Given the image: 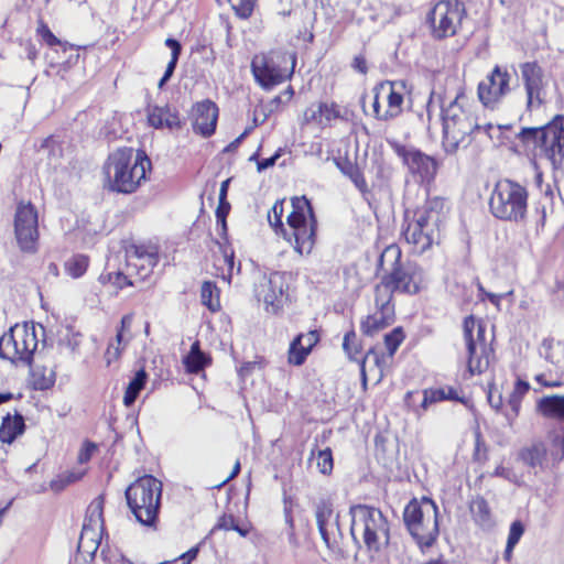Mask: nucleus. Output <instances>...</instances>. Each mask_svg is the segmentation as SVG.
<instances>
[{
    "label": "nucleus",
    "instance_id": "nucleus-52",
    "mask_svg": "<svg viewBox=\"0 0 564 564\" xmlns=\"http://www.w3.org/2000/svg\"><path fill=\"white\" fill-rule=\"evenodd\" d=\"M295 338H301V346L310 352L319 340L318 334L315 330H311L307 334H300Z\"/></svg>",
    "mask_w": 564,
    "mask_h": 564
},
{
    "label": "nucleus",
    "instance_id": "nucleus-10",
    "mask_svg": "<svg viewBox=\"0 0 564 564\" xmlns=\"http://www.w3.org/2000/svg\"><path fill=\"white\" fill-rule=\"evenodd\" d=\"M471 0H441L427 15L432 36L443 40L454 36L468 19L467 10Z\"/></svg>",
    "mask_w": 564,
    "mask_h": 564
},
{
    "label": "nucleus",
    "instance_id": "nucleus-4",
    "mask_svg": "<svg viewBox=\"0 0 564 564\" xmlns=\"http://www.w3.org/2000/svg\"><path fill=\"white\" fill-rule=\"evenodd\" d=\"M447 215L445 199L438 196L427 198L424 205L414 212L413 220L408 223L403 236L408 243L424 252L438 242L441 227Z\"/></svg>",
    "mask_w": 564,
    "mask_h": 564
},
{
    "label": "nucleus",
    "instance_id": "nucleus-51",
    "mask_svg": "<svg viewBox=\"0 0 564 564\" xmlns=\"http://www.w3.org/2000/svg\"><path fill=\"white\" fill-rule=\"evenodd\" d=\"M37 33L41 35V37L43 39V41L51 47H54L56 45H59L61 44V40L57 39L53 32L50 30V28L41 22L39 28H37Z\"/></svg>",
    "mask_w": 564,
    "mask_h": 564
},
{
    "label": "nucleus",
    "instance_id": "nucleus-18",
    "mask_svg": "<svg viewBox=\"0 0 564 564\" xmlns=\"http://www.w3.org/2000/svg\"><path fill=\"white\" fill-rule=\"evenodd\" d=\"M217 119L218 107L214 101L206 99L193 107V130L204 138L214 134Z\"/></svg>",
    "mask_w": 564,
    "mask_h": 564
},
{
    "label": "nucleus",
    "instance_id": "nucleus-32",
    "mask_svg": "<svg viewBox=\"0 0 564 564\" xmlns=\"http://www.w3.org/2000/svg\"><path fill=\"white\" fill-rule=\"evenodd\" d=\"M319 534L328 549H334L338 544V538L341 535L338 514L326 522L317 523Z\"/></svg>",
    "mask_w": 564,
    "mask_h": 564
},
{
    "label": "nucleus",
    "instance_id": "nucleus-23",
    "mask_svg": "<svg viewBox=\"0 0 564 564\" xmlns=\"http://www.w3.org/2000/svg\"><path fill=\"white\" fill-rule=\"evenodd\" d=\"M434 502L432 499L424 498L422 503L416 500L410 501L403 512L404 523L411 535H417L422 539V535L417 532L420 530V523L424 519L432 518L434 511H427V503Z\"/></svg>",
    "mask_w": 564,
    "mask_h": 564
},
{
    "label": "nucleus",
    "instance_id": "nucleus-37",
    "mask_svg": "<svg viewBox=\"0 0 564 564\" xmlns=\"http://www.w3.org/2000/svg\"><path fill=\"white\" fill-rule=\"evenodd\" d=\"M85 474H86V470L83 468L66 471V473L59 475L56 479H53L51 481V484H50L51 489L56 492L62 491L68 485L80 480Z\"/></svg>",
    "mask_w": 564,
    "mask_h": 564
},
{
    "label": "nucleus",
    "instance_id": "nucleus-61",
    "mask_svg": "<svg viewBox=\"0 0 564 564\" xmlns=\"http://www.w3.org/2000/svg\"><path fill=\"white\" fill-rule=\"evenodd\" d=\"M229 212H230V204H229V202L227 199L219 200L217 209H216V218H217V220H223L224 218H227Z\"/></svg>",
    "mask_w": 564,
    "mask_h": 564
},
{
    "label": "nucleus",
    "instance_id": "nucleus-27",
    "mask_svg": "<svg viewBox=\"0 0 564 564\" xmlns=\"http://www.w3.org/2000/svg\"><path fill=\"white\" fill-rule=\"evenodd\" d=\"M164 44L171 50V59L166 65L165 72L161 79L159 80L158 87L162 89L164 85L171 79L173 76L178 58L182 54V44L180 41L173 37H167L164 42Z\"/></svg>",
    "mask_w": 564,
    "mask_h": 564
},
{
    "label": "nucleus",
    "instance_id": "nucleus-12",
    "mask_svg": "<svg viewBox=\"0 0 564 564\" xmlns=\"http://www.w3.org/2000/svg\"><path fill=\"white\" fill-rule=\"evenodd\" d=\"M464 337L467 346V367L471 375L481 373L490 362L492 349L486 343V327L473 315L464 319Z\"/></svg>",
    "mask_w": 564,
    "mask_h": 564
},
{
    "label": "nucleus",
    "instance_id": "nucleus-59",
    "mask_svg": "<svg viewBox=\"0 0 564 564\" xmlns=\"http://www.w3.org/2000/svg\"><path fill=\"white\" fill-rule=\"evenodd\" d=\"M55 150H59V148L52 135L43 139L39 145V151H47L48 155L55 154Z\"/></svg>",
    "mask_w": 564,
    "mask_h": 564
},
{
    "label": "nucleus",
    "instance_id": "nucleus-53",
    "mask_svg": "<svg viewBox=\"0 0 564 564\" xmlns=\"http://www.w3.org/2000/svg\"><path fill=\"white\" fill-rule=\"evenodd\" d=\"M508 126H494L492 123L480 124V132H484L491 141L500 139L502 129H508Z\"/></svg>",
    "mask_w": 564,
    "mask_h": 564
},
{
    "label": "nucleus",
    "instance_id": "nucleus-57",
    "mask_svg": "<svg viewBox=\"0 0 564 564\" xmlns=\"http://www.w3.org/2000/svg\"><path fill=\"white\" fill-rule=\"evenodd\" d=\"M521 401L522 400H520V399L509 397L508 405L510 406L511 413H506V417L510 424L519 414Z\"/></svg>",
    "mask_w": 564,
    "mask_h": 564
},
{
    "label": "nucleus",
    "instance_id": "nucleus-45",
    "mask_svg": "<svg viewBox=\"0 0 564 564\" xmlns=\"http://www.w3.org/2000/svg\"><path fill=\"white\" fill-rule=\"evenodd\" d=\"M220 249L223 253L221 260L224 264L227 267L226 272L223 269L221 278L228 283H230L235 270V253L232 250L229 252L227 248L220 247Z\"/></svg>",
    "mask_w": 564,
    "mask_h": 564
},
{
    "label": "nucleus",
    "instance_id": "nucleus-5",
    "mask_svg": "<svg viewBox=\"0 0 564 564\" xmlns=\"http://www.w3.org/2000/svg\"><path fill=\"white\" fill-rule=\"evenodd\" d=\"M350 534L360 546L362 542L368 552L378 553L389 544L390 528L387 518L375 507L356 505L350 507Z\"/></svg>",
    "mask_w": 564,
    "mask_h": 564
},
{
    "label": "nucleus",
    "instance_id": "nucleus-56",
    "mask_svg": "<svg viewBox=\"0 0 564 564\" xmlns=\"http://www.w3.org/2000/svg\"><path fill=\"white\" fill-rule=\"evenodd\" d=\"M529 390H530L529 382L518 379L514 383V388H513V391L511 392L510 397L522 400L523 395L527 394Z\"/></svg>",
    "mask_w": 564,
    "mask_h": 564
},
{
    "label": "nucleus",
    "instance_id": "nucleus-16",
    "mask_svg": "<svg viewBox=\"0 0 564 564\" xmlns=\"http://www.w3.org/2000/svg\"><path fill=\"white\" fill-rule=\"evenodd\" d=\"M510 82L511 74L508 69L496 65L486 79L478 85V97L481 104L494 109L510 93Z\"/></svg>",
    "mask_w": 564,
    "mask_h": 564
},
{
    "label": "nucleus",
    "instance_id": "nucleus-17",
    "mask_svg": "<svg viewBox=\"0 0 564 564\" xmlns=\"http://www.w3.org/2000/svg\"><path fill=\"white\" fill-rule=\"evenodd\" d=\"M397 152L409 171L413 175H417L422 182L434 178L437 172V163L433 156L423 153L419 149L405 147L399 148Z\"/></svg>",
    "mask_w": 564,
    "mask_h": 564
},
{
    "label": "nucleus",
    "instance_id": "nucleus-44",
    "mask_svg": "<svg viewBox=\"0 0 564 564\" xmlns=\"http://www.w3.org/2000/svg\"><path fill=\"white\" fill-rule=\"evenodd\" d=\"M343 348L350 359L358 360L360 354L359 345L355 330H349L345 334L343 340Z\"/></svg>",
    "mask_w": 564,
    "mask_h": 564
},
{
    "label": "nucleus",
    "instance_id": "nucleus-43",
    "mask_svg": "<svg viewBox=\"0 0 564 564\" xmlns=\"http://www.w3.org/2000/svg\"><path fill=\"white\" fill-rule=\"evenodd\" d=\"M403 339L404 335L401 327H395L393 330L384 335V344L390 356L394 355Z\"/></svg>",
    "mask_w": 564,
    "mask_h": 564
},
{
    "label": "nucleus",
    "instance_id": "nucleus-34",
    "mask_svg": "<svg viewBox=\"0 0 564 564\" xmlns=\"http://www.w3.org/2000/svg\"><path fill=\"white\" fill-rule=\"evenodd\" d=\"M546 454L543 443H533L531 446L523 448L519 457L531 468L541 467Z\"/></svg>",
    "mask_w": 564,
    "mask_h": 564
},
{
    "label": "nucleus",
    "instance_id": "nucleus-47",
    "mask_svg": "<svg viewBox=\"0 0 564 564\" xmlns=\"http://www.w3.org/2000/svg\"><path fill=\"white\" fill-rule=\"evenodd\" d=\"M445 400V390L442 388L435 389H425L423 391V400L421 403V408L426 410L427 406L432 403H436Z\"/></svg>",
    "mask_w": 564,
    "mask_h": 564
},
{
    "label": "nucleus",
    "instance_id": "nucleus-9",
    "mask_svg": "<svg viewBox=\"0 0 564 564\" xmlns=\"http://www.w3.org/2000/svg\"><path fill=\"white\" fill-rule=\"evenodd\" d=\"M528 191L517 182L505 178L497 182L491 193V214L501 220L521 223L527 217Z\"/></svg>",
    "mask_w": 564,
    "mask_h": 564
},
{
    "label": "nucleus",
    "instance_id": "nucleus-46",
    "mask_svg": "<svg viewBox=\"0 0 564 564\" xmlns=\"http://www.w3.org/2000/svg\"><path fill=\"white\" fill-rule=\"evenodd\" d=\"M336 514L334 513L332 503L327 500H321L316 505L315 509V518L316 523H322L328 521L329 519L334 518Z\"/></svg>",
    "mask_w": 564,
    "mask_h": 564
},
{
    "label": "nucleus",
    "instance_id": "nucleus-6",
    "mask_svg": "<svg viewBox=\"0 0 564 564\" xmlns=\"http://www.w3.org/2000/svg\"><path fill=\"white\" fill-rule=\"evenodd\" d=\"M162 490V482L152 475L139 477L127 487L124 491L127 506L141 525L156 527Z\"/></svg>",
    "mask_w": 564,
    "mask_h": 564
},
{
    "label": "nucleus",
    "instance_id": "nucleus-50",
    "mask_svg": "<svg viewBox=\"0 0 564 564\" xmlns=\"http://www.w3.org/2000/svg\"><path fill=\"white\" fill-rule=\"evenodd\" d=\"M324 122H329L333 119L341 118L340 109L336 104L321 102Z\"/></svg>",
    "mask_w": 564,
    "mask_h": 564
},
{
    "label": "nucleus",
    "instance_id": "nucleus-64",
    "mask_svg": "<svg viewBox=\"0 0 564 564\" xmlns=\"http://www.w3.org/2000/svg\"><path fill=\"white\" fill-rule=\"evenodd\" d=\"M199 552V546H193L187 552L181 554L178 557L185 562V564H191L192 561H194L197 557V554Z\"/></svg>",
    "mask_w": 564,
    "mask_h": 564
},
{
    "label": "nucleus",
    "instance_id": "nucleus-19",
    "mask_svg": "<svg viewBox=\"0 0 564 564\" xmlns=\"http://www.w3.org/2000/svg\"><path fill=\"white\" fill-rule=\"evenodd\" d=\"M251 72L256 82L265 90H270L285 79L280 68L264 57L257 56L252 59Z\"/></svg>",
    "mask_w": 564,
    "mask_h": 564
},
{
    "label": "nucleus",
    "instance_id": "nucleus-58",
    "mask_svg": "<svg viewBox=\"0 0 564 564\" xmlns=\"http://www.w3.org/2000/svg\"><path fill=\"white\" fill-rule=\"evenodd\" d=\"M108 278L109 281L119 289H122L126 285H132V282L129 280V278L121 272H116L113 274L109 273Z\"/></svg>",
    "mask_w": 564,
    "mask_h": 564
},
{
    "label": "nucleus",
    "instance_id": "nucleus-24",
    "mask_svg": "<svg viewBox=\"0 0 564 564\" xmlns=\"http://www.w3.org/2000/svg\"><path fill=\"white\" fill-rule=\"evenodd\" d=\"M427 511L433 512L432 518L424 519L420 523V530L417 531L422 539L417 535H412L421 549L431 547L438 536V509L435 502L427 503Z\"/></svg>",
    "mask_w": 564,
    "mask_h": 564
},
{
    "label": "nucleus",
    "instance_id": "nucleus-1",
    "mask_svg": "<svg viewBox=\"0 0 564 564\" xmlns=\"http://www.w3.org/2000/svg\"><path fill=\"white\" fill-rule=\"evenodd\" d=\"M402 252L399 246L390 245L381 252L378 268L384 273L380 284L376 286V303L379 304V295L388 296L392 293L416 294L425 281L423 269L414 261H402Z\"/></svg>",
    "mask_w": 564,
    "mask_h": 564
},
{
    "label": "nucleus",
    "instance_id": "nucleus-63",
    "mask_svg": "<svg viewBox=\"0 0 564 564\" xmlns=\"http://www.w3.org/2000/svg\"><path fill=\"white\" fill-rule=\"evenodd\" d=\"M488 402L490 404V406L492 409H495L496 411H499L502 406V397L500 393H498L497 395L495 394V392L492 390H490L488 392Z\"/></svg>",
    "mask_w": 564,
    "mask_h": 564
},
{
    "label": "nucleus",
    "instance_id": "nucleus-33",
    "mask_svg": "<svg viewBox=\"0 0 564 564\" xmlns=\"http://www.w3.org/2000/svg\"><path fill=\"white\" fill-rule=\"evenodd\" d=\"M319 534L328 549H334L338 544V538L341 535L338 514L326 522L317 523Z\"/></svg>",
    "mask_w": 564,
    "mask_h": 564
},
{
    "label": "nucleus",
    "instance_id": "nucleus-38",
    "mask_svg": "<svg viewBox=\"0 0 564 564\" xmlns=\"http://www.w3.org/2000/svg\"><path fill=\"white\" fill-rule=\"evenodd\" d=\"M388 109L384 110L383 121H388L398 117L401 112V105L403 102V96L401 93L395 91L393 84L390 85V91L387 97Z\"/></svg>",
    "mask_w": 564,
    "mask_h": 564
},
{
    "label": "nucleus",
    "instance_id": "nucleus-42",
    "mask_svg": "<svg viewBox=\"0 0 564 564\" xmlns=\"http://www.w3.org/2000/svg\"><path fill=\"white\" fill-rule=\"evenodd\" d=\"M257 0H235L231 8L235 14L242 20H247L252 15Z\"/></svg>",
    "mask_w": 564,
    "mask_h": 564
},
{
    "label": "nucleus",
    "instance_id": "nucleus-28",
    "mask_svg": "<svg viewBox=\"0 0 564 564\" xmlns=\"http://www.w3.org/2000/svg\"><path fill=\"white\" fill-rule=\"evenodd\" d=\"M104 503L105 498L102 495L96 497L87 508L86 517L83 527H90L91 529H104Z\"/></svg>",
    "mask_w": 564,
    "mask_h": 564
},
{
    "label": "nucleus",
    "instance_id": "nucleus-35",
    "mask_svg": "<svg viewBox=\"0 0 564 564\" xmlns=\"http://www.w3.org/2000/svg\"><path fill=\"white\" fill-rule=\"evenodd\" d=\"M336 164L338 169L351 180V182L361 193H366L368 191L367 182L362 173L355 164L348 160H345L344 162L336 161Z\"/></svg>",
    "mask_w": 564,
    "mask_h": 564
},
{
    "label": "nucleus",
    "instance_id": "nucleus-54",
    "mask_svg": "<svg viewBox=\"0 0 564 564\" xmlns=\"http://www.w3.org/2000/svg\"><path fill=\"white\" fill-rule=\"evenodd\" d=\"M96 448L97 447L94 443L86 442L78 453V457H77L78 462L80 464H85V463L89 462L93 454L95 453Z\"/></svg>",
    "mask_w": 564,
    "mask_h": 564
},
{
    "label": "nucleus",
    "instance_id": "nucleus-49",
    "mask_svg": "<svg viewBox=\"0 0 564 564\" xmlns=\"http://www.w3.org/2000/svg\"><path fill=\"white\" fill-rule=\"evenodd\" d=\"M303 121H304V123L317 122L318 124H323L324 118H323V111L321 109V104H318L316 107L315 106L308 107L304 112Z\"/></svg>",
    "mask_w": 564,
    "mask_h": 564
},
{
    "label": "nucleus",
    "instance_id": "nucleus-40",
    "mask_svg": "<svg viewBox=\"0 0 564 564\" xmlns=\"http://www.w3.org/2000/svg\"><path fill=\"white\" fill-rule=\"evenodd\" d=\"M88 264L89 259L87 256L76 254L66 262L65 267L73 278H79L86 272Z\"/></svg>",
    "mask_w": 564,
    "mask_h": 564
},
{
    "label": "nucleus",
    "instance_id": "nucleus-48",
    "mask_svg": "<svg viewBox=\"0 0 564 564\" xmlns=\"http://www.w3.org/2000/svg\"><path fill=\"white\" fill-rule=\"evenodd\" d=\"M523 533V523L520 520H514L510 525L507 543H510V545H517Z\"/></svg>",
    "mask_w": 564,
    "mask_h": 564
},
{
    "label": "nucleus",
    "instance_id": "nucleus-22",
    "mask_svg": "<svg viewBox=\"0 0 564 564\" xmlns=\"http://www.w3.org/2000/svg\"><path fill=\"white\" fill-rule=\"evenodd\" d=\"M148 121L155 129L167 128L170 130L181 128L178 111L169 105L149 106Z\"/></svg>",
    "mask_w": 564,
    "mask_h": 564
},
{
    "label": "nucleus",
    "instance_id": "nucleus-36",
    "mask_svg": "<svg viewBox=\"0 0 564 564\" xmlns=\"http://www.w3.org/2000/svg\"><path fill=\"white\" fill-rule=\"evenodd\" d=\"M202 303L212 312L220 307L218 289L214 282L205 281L200 289Z\"/></svg>",
    "mask_w": 564,
    "mask_h": 564
},
{
    "label": "nucleus",
    "instance_id": "nucleus-11",
    "mask_svg": "<svg viewBox=\"0 0 564 564\" xmlns=\"http://www.w3.org/2000/svg\"><path fill=\"white\" fill-rule=\"evenodd\" d=\"M39 344L35 325H15L0 337V357L30 366Z\"/></svg>",
    "mask_w": 564,
    "mask_h": 564
},
{
    "label": "nucleus",
    "instance_id": "nucleus-29",
    "mask_svg": "<svg viewBox=\"0 0 564 564\" xmlns=\"http://www.w3.org/2000/svg\"><path fill=\"white\" fill-rule=\"evenodd\" d=\"M538 409L544 416L564 419V395L543 397Z\"/></svg>",
    "mask_w": 564,
    "mask_h": 564
},
{
    "label": "nucleus",
    "instance_id": "nucleus-2",
    "mask_svg": "<svg viewBox=\"0 0 564 564\" xmlns=\"http://www.w3.org/2000/svg\"><path fill=\"white\" fill-rule=\"evenodd\" d=\"M292 212L286 220L289 229L283 227V203L275 202L271 212L268 214L270 225L283 234V237L292 242L294 240V249L300 254H310L316 238L317 220L314 215L311 202L305 197H293L291 199Z\"/></svg>",
    "mask_w": 564,
    "mask_h": 564
},
{
    "label": "nucleus",
    "instance_id": "nucleus-41",
    "mask_svg": "<svg viewBox=\"0 0 564 564\" xmlns=\"http://www.w3.org/2000/svg\"><path fill=\"white\" fill-rule=\"evenodd\" d=\"M301 338H294L289 348V362L294 366H301L305 362L310 351L303 348Z\"/></svg>",
    "mask_w": 564,
    "mask_h": 564
},
{
    "label": "nucleus",
    "instance_id": "nucleus-13",
    "mask_svg": "<svg viewBox=\"0 0 564 564\" xmlns=\"http://www.w3.org/2000/svg\"><path fill=\"white\" fill-rule=\"evenodd\" d=\"M256 296L270 314H278L289 301L288 276L282 272L264 275L256 288Z\"/></svg>",
    "mask_w": 564,
    "mask_h": 564
},
{
    "label": "nucleus",
    "instance_id": "nucleus-7",
    "mask_svg": "<svg viewBox=\"0 0 564 564\" xmlns=\"http://www.w3.org/2000/svg\"><path fill=\"white\" fill-rule=\"evenodd\" d=\"M442 147L447 154H455L466 149L471 135L480 132V124L475 113L460 106L457 99L442 110Z\"/></svg>",
    "mask_w": 564,
    "mask_h": 564
},
{
    "label": "nucleus",
    "instance_id": "nucleus-55",
    "mask_svg": "<svg viewBox=\"0 0 564 564\" xmlns=\"http://www.w3.org/2000/svg\"><path fill=\"white\" fill-rule=\"evenodd\" d=\"M237 521L238 520L232 514H224L223 517H220L218 519V522L215 525L214 530L219 529V530H225V531H229V530L234 531V528H235Z\"/></svg>",
    "mask_w": 564,
    "mask_h": 564
},
{
    "label": "nucleus",
    "instance_id": "nucleus-21",
    "mask_svg": "<svg viewBox=\"0 0 564 564\" xmlns=\"http://www.w3.org/2000/svg\"><path fill=\"white\" fill-rule=\"evenodd\" d=\"M127 268L130 273L134 272L141 279L147 278L156 264V258L139 247H131L126 253Z\"/></svg>",
    "mask_w": 564,
    "mask_h": 564
},
{
    "label": "nucleus",
    "instance_id": "nucleus-30",
    "mask_svg": "<svg viewBox=\"0 0 564 564\" xmlns=\"http://www.w3.org/2000/svg\"><path fill=\"white\" fill-rule=\"evenodd\" d=\"M209 361V358L200 350L199 341H195L191 346L189 352L184 357V365L191 373H198Z\"/></svg>",
    "mask_w": 564,
    "mask_h": 564
},
{
    "label": "nucleus",
    "instance_id": "nucleus-15",
    "mask_svg": "<svg viewBox=\"0 0 564 564\" xmlns=\"http://www.w3.org/2000/svg\"><path fill=\"white\" fill-rule=\"evenodd\" d=\"M14 234L17 242L23 252L36 251L39 239L37 212L31 203H20L14 215Z\"/></svg>",
    "mask_w": 564,
    "mask_h": 564
},
{
    "label": "nucleus",
    "instance_id": "nucleus-39",
    "mask_svg": "<svg viewBox=\"0 0 564 564\" xmlns=\"http://www.w3.org/2000/svg\"><path fill=\"white\" fill-rule=\"evenodd\" d=\"M311 458H316V466L323 475H329L333 470V454L329 447L324 449H312Z\"/></svg>",
    "mask_w": 564,
    "mask_h": 564
},
{
    "label": "nucleus",
    "instance_id": "nucleus-26",
    "mask_svg": "<svg viewBox=\"0 0 564 564\" xmlns=\"http://www.w3.org/2000/svg\"><path fill=\"white\" fill-rule=\"evenodd\" d=\"M101 531L102 530L91 529L90 527H83L77 549L85 561L95 557L100 545Z\"/></svg>",
    "mask_w": 564,
    "mask_h": 564
},
{
    "label": "nucleus",
    "instance_id": "nucleus-14",
    "mask_svg": "<svg viewBox=\"0 0 564 564\" xmlns=\"http://www.w3.org/2000/svg\"><path fill=\"white\" fill-rule=\"evenodd\" d=\"M525 93V111L533 112L546 101L544 72L538 62H524L519 65Z\"/></svg>",
    "mask_w": 564,
    "mask_h": 564
},
{
    "label": "nucleus",
    "instance_id": "nucleus-8",
    "mask_svg": "<svg viewBox=\"0 0 564 564\" xmlns=\"http://www.w3.org/2000/svg\"><path fill=\"white\" fill-rule=\"evenodd\" d=\"M524 144H533L554 170L564 166V116H555L543 127H523L517 134Z\"/></svg>",
    "mask_w": 564,
    "mask_h": 564
},
{
    "label": "nucleus",
    "instance_id": "nucleus-25",
    "mask_svg": "<svg viewBox=\"0 0 564 564\" xmlns=\"http://www.w3.org/2000/svg\"><path fill=\"white\" fill-rule=\"evenodd\" d=\"M25 431L24 417L15 411L14 415L8 413L2 419L0 425V441L2 443L12 444Z\"/></svg>",
    "mask_w": 564,
    "mask_h": 564
},
{
    "label": "nucleus",
    "instance_id": "nucleus-20",
    "mask_svg": "<svg viewBox=\"0 0 564 564\" xmlns=\"http://www.w3.org/2000/svg\"><path fill=\"white\" fill-rule=\"evenodd\" d=\"M376 305L380 307V312L368 315L361 321L360 328L366 336H375L393 322L392 306L388 296L379 295V304L376 303Z\"/></svg>",
    "mask_w": 564,
    "mask_h": 564
},
{
    "label": "nucleus",
    "instance_id": "nucleus-31",
    "mask_svg": "<svg viewBox=\"0 0 564 564\" xmlns=\"http://www.w3.org/2000/svg\"><path fill=\"white\" fill-rule=\"evenodd\" d=\"M148 380V373L144 369H139L133 378L130 380L124 395H123V404L126 406H131L137 398L139 397L141 390L144 388Z\"/></svg>",
    "mask_w": 564,
    "mask_h": 564
},
{
    "label": "nucleus",
    "instance_id": "nucleus-3",
    "mask_svg": "<svg viewBox=\"0 0 564 564\" xmlns=\"http://www.w3.org/2000/svg\"><path fill=\"white\" fill-rule=\"evenodd\" d=\"M150 169L151 161L144 151H134L132 148L118 149L108 156L104 166L105 186L110 192L131 194L142 181H145Z\"/></svg>",
    "mask_w": 564,
    "mask_h": 564
},
{
    "label": "nucleus",
    "instance_id": "nucleus-62",
    "mask_svg": "<svg viewBox=\"0 0 564 564\" xmlns=\"http://www.w3.org/2000/svg\"><path fill=\"white\" fill-rule=\"evenodd\" d=\"M352 68L360 74H366L368 70L366 58L362 55L355 56Z\"/></svg>",
    "mask_w": 564,
    "mask_h": 564
},
{
    "label": "nucleus",
    "instance_id": "nucleus-60",
    "mask_svg": "<svg viewBox=\"0 0 564 564\" xmlns=\"http://www.w3.org/2000/svg\"><path fill=\"white\" fill-rule=\"evenodd\" d=\"M281 156V150H278L270 158L263 159L261 161H258L257 169L259 172H262L271 166H273L276 162V160Z\"/></svg>",
    "mask_w": 564,
    "mask_h": 564
}]
</instances>
